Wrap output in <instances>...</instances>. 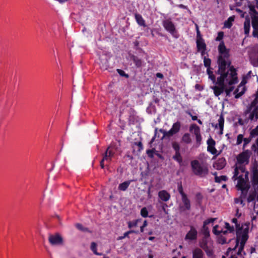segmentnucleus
<instances>
[{"label": "nucleus", "mask_w": 258, "mask_h": 258, "mask_svg": "<svg viewBox=\"0 0 258 258\" xmlns=\"http://www.w3.org/2000/svg\"><path fill=\"white\" fill-rule=\"evenodd\" d=\"M229 58H223L221 56H218L217 64L218 70L217 73H228L230 78L228 82L229 85L236 84L238 82V78L236 70L231 65V61Z\"/></svg>", "instance_id": "nucleus-1"}, {"label": "nucleus", "mask_w": 258, "mask_h": 258, "mask_svg": "<svg viewBox=\"0 0 258 258\" xmlns=\"http://www.w3.org/2000/svg\"><path fill=\"white\" fill-rule=\"evenodd\" d=\"M191 167L193 173L197 176L205 177L208 175L209 169L207 165H202L200 162L195 160L191 162Z\"/></svg>", "instance_id": "nucleus-2"}, {"label": "nucleus", "mask_w": 258, "mask_h": 258, "mask_svg": "<svg viewBox=\"0 0 258 258\" xmlns=\"http://www.w3.org/2000/svg\"><path fill=\"white\" fill-rule=\"evenodd\" d=\"M246 113H250L249 119L256 121L258 119V89L256 93V97L247 107Z\"/></svg>", "instance_id": "nucleus-3"}, {"label": "nucleus", "mask_w": 258, "mask_h": 258, "mask_svg": "<svg viewBox=\"0 0 258 258\" xmlns=\"http://www.w3.org/2000/svg\"><path fill=\"white\" fill-rule=\"evenodd\" d=\"M247 230V235H248L249 232V223H245L241 225L240 224L237 223L235 225V230L236 234V244L235 247L232 249V250H234L238 246L239 243L240 238L242 237V235L244 233L245 230Z\"/></svg>", "instance_id": "nucleus-4"}, {"label": "nucleus", "mask_w": 258, "mask_h": 258, "mask_svg": "<svg viewBox=\"0 0 258 258\" xmlns=\"http://www.w3.org/2000/svg\"><path fill=\"white\" fill-rule=\"evenodd\" d=\"M237 179L238 180L236 185L237 189L240 190L242 194L246 195L249 188V186L246 184V180L248 179H246L245 177H243V175H239Z\"/></svg>", "instance_id": "nucleus-5"}, {"label": "nucleus", "mask_w": 258, "mask_h": 258, "mask_svg": "<svg viewBox=\"0 0 258 258\" xmlns=\"http://www.w3.org/2000/svg\"><path fill=\"white\" fill-rule=\"evenodd\" d=\"M181 128V123L180 121H177L174 123L172 126L171 129L168 131L162 130L160 131L163 133L164 137H170L173 136L174 135L178 133Z\"/></svg>", "instance_id": "nucleus-6"}, {"label": "nucleus", "mask_w": 258, "mask_h": 258, "mask_svg": "<svg viewBox=\"0 0 258 258\" xmlns=\"http://www.w3.org/2000/svg\"><path fill=\"white\" fill-rule=\"evenodd\" d=\"M250 152L249 150H245L237 157V161L239 164H242L244 163L248 164L249 162V159L250 157Z\"/></svg>", "instance_id": "nucleus-7"}, {"label": "nucleus", "mask_w": 258, "mask_h": 258, "mask_svg": "<svg viewBox=\"0 0 258 258\" xmlns=\"http://www.w3.org/2000/svg\"><path fill=\"white\" fill-rule=\"evenodd\" d=\"M163 26L165 29L171 33L173 36L177 38V36L175 35L176 33V29L174 24L169 20H166L163 21Z\"/></svg>", "instance_id": "nucleus-8"}, {"label": "nucleus", "mask_w": 258, "mask_h": 258, "mask_svg": "<svg viewBox=\"0 0 258 258\" xmlns=\"http://www.w3.org/2000/svg\"><path fill=\"white\" fill-rule=\"evenodd\" d=\"M218 50L219 53V56H221L223 58H229V50L226 48L223 41L220 42Z\"/></svg>", "instance_id": "nucleus-9"}, {"label": "nucleus", "mask_w": 258, "mask_h": 258, "mask_svg": "<svg viewBox=\"0 0 258 258\" xmlns=\"http://www.w3.org/2000/svg\"><path fill=\"white\" fill-rule=\"evenodd\" d=\"M198 237V231L196 228L192 225L190 226V230L186 233L184 239L185 240H195Z\"/></svg>", "instance_id": "nucleus-10"}, {"label": "nucleus", "mask_w": 258, "mask_h": 258, "mask_svg": "<svg viewBox=\"0 0 258 258\" xmlns=\"http://www.w3.org/2000/svg\"><path fill=\"white\" fill-rule=\"evenodd\" d=\"M194 131V134L196 136L197 143L199 145L201 144L202 137L200 133V128L196 124H192L189 127V131Z\"/></svg>", "instance_id": "nucleus-11"}, {"label": "nucleus", "mask_w": 258, "mask_h": 258, "mask_svg": "<svg viewBox=\"0 0 258 258\" xmlns=\"http://www.w3.org/2000/svg\"><path fill=\"white\" fill-rule=\"evenodd\" d=\"M48 241L51 245H59L61 244L63 239L61 236L58 234L50 235L48 237Z\"/></svg>", "instance_id": "nucleus-12"}, {"label": "nucleus", "mask_w": 258, "mask_h": 258, "mask_svg": "<svg viewBox=\"0 0 258 258\" xmlns=\"http://www.w3.org/2000/svg\"><path fill=\"white\" fill-rule=\"evenodd\" d=\"M248 237L249 236L247 235V230L246 229L242 235V237L240 238V246L237 252L238 254H240L241 252L243 250L245 244L248 240Z\"/></svg>", "instance_id": "nucleus-13"}, {"label": "nucleus", "mask_w": 258, "mask_h": 258, "mask_svg": "<svg viewBox=\"0 0 258 258\" xmlns=\"http://www.w3.org/2000/svg\"><path fill=\"white\" fill-rule=\"evenodd\" d=\"M181 201L183 205L179 206L180 210L182 211L190 210L191 209L190 201L188 198L187 196L185 195L184 196L181 197Z\"/></svg>", "instance_id": "nucleus-14"}, {"label": "nucleus", "mask_w": 258, "mask_h": 258, "mask_svg": "<svg viewBox=\"0 0 258 258\" xmlns=\"http://www.w3.org/2000/svg\"><path fill=\"white\" fill-rule=\"evenodd\" d=\"M208 147L207 151L213 155H217V150L215 148L216 142L211 137L207 142Z\"/></svg>", "instance_id": "nucleus-15"}, {"label": "nucleus", "mask_w": 258, "mask_h": 258, "mask_svg": "<svg viewBox=\"0 0 258 258\" xmlns=\"http://www.w3.org/2000/svg\"><path fill=\"white\" fill-rule=\"evenodd\" d=\"M215 219V218H210L204 222L201 231L205 237H208L210 236V231L208 227L207 226V225L214 222Z\"/></svg>", "instance_id": "nucleus-16"}, {"label": "nucleus", "mask_w": 258, "mask_h": 258, "mask_svg": "<svg viewBox=\"0 0 258 258\" xmlns=\"http://www.w3.org/2000/svg\"><path fill=\"white\" fill-rule=\"evenodd\" d=\"M217 74L220 75V76L217 78L216 84L220 86H223L225 87V85L224 84L225 81H228L229 79V80L230 79L229 77V78H227L229 74H228V73Z\"/></svg>", "instance_id": "nucleus-17"}, {"label": "nucleus", "mask_w": 258, "mask_h": 258, "mask_svg": "<svg viewBox=\"0 0 258 258\" xmlns=\"http://www.w3.org/2000/svg\"><path fill=\"white\" fill-rule=\"evenodd\" d=\"M114 152L111 149L110 147H108L105 153L103 155V158L105 159V161L107 162H110L112 158L114 156Z\"/></svg>", "instance_id": "nucleus-18"}, {"label": "nucleus", "mask_w": 258, "mask_h": 258, "mask_svg": "<svg viewBox=\"0 0 258 258\" xmlns=\"http://www.w3.org/2000/svg\"><path fill=\"white\" fill-rule=\"evenodd\" d=\"M200 246L205 251L208 256H211L213 254V250L208 245L207 241L204 240L200 243Z\"/></svg>", "instance_id": "nucleus-19"}, {"label": "nucleus", "mask_w": 258, "mask_h": 258, "mask_svg": "<svg viewBox=\"0 0 258 258\" xmlns=\"http://www.w3.org/2000/svg\"><path fill=\"white\" fill-rule=\"evenodd\" d=\"M251 182L253 186L258 185V168L257 166H254L252 168Z\"/></svg>", "instance_id": "nucleus-20"}, {"label": "nucleus", "mask_w": 258, "mask_h": 258, "mask_svg": "<svg viewBox=\"0 0 258 258\" xmlns=\"http://www.w3.org/2000/svg\"><path fill=\"white\" fill-rule=\"evenodd\" d=\"M226 165V161L224 158H219L214 164V167L217 170H221L223 169Z\"/></svg>", "instance_id": "nucleus-21"}, {"label": "nucleus", "mask_w": 258, "mask_h": 258, "mask_svg": "<svg viewBox=\"0 0 258 258\" xmlns=\"http://www.w3.org/2000/svg\"><path fill=\"white\" fill-rule=\"evenodd\" d=\"M158 197L163 202H167L170 199V195L165 190H162L158 192Z\"/></svg>", "instance_id": "nucleus-22"}, {"label": "nucleus", "mask_w": 258, "mask_h": 258, "mask_svg": "<svg viewBox=\"0 0 258 258\" xmlns=\"http://www.w3.org/2000/svg\"><path fill=\"white\" fill-rule=\"evenodd\" d=\"M246 88L245 87L239 88L238 86L237 88L234 90L233 94L235 95V98L238 99L242 96L245 92Z\"/></svg>", "instance_id": "nucleus-23"}, {"label": "nucleus", "mask_w": 258, "mask_h": 258, "mask_svg": "<svg viewBox=\"0 0 258 258\" xmlns=\"http://www.w3.org/2000/svg\"><path fill=\"white\" fill-rule=\"evenodd\" d=\"M204 252L200 248H196L192 251V258H203Z\"/></svg>", "instance_id": "nucleus-24"}, {"label": "nucleus", "mask_w": 258, "mask_h": 258, "mask_svg": "<svg viewBox=\"0 0 258 258\" xmlns=\"http://www.w3.org/2000/svg\"><path fill=\"white\" fill-rule=\"evenodd\" d=\"M196 44L197 51L207 48V45L204 39H201L200 40H196Z\"/></svg>", "instance_id": "nucleus-25"}, {"label": "nucleus", "mask_w": 258, "mask_h": 258, "mask_svg": "<svg viewBox=\"0 0 258 258\" xmlns=\"http://www.w3.org/2000/svg\"><path fill=\"white\" fill-rule=\"evenodd\" d=\"M135 18L138 25L143 27L146 26L145 21L141 14L138 13L135 14Z\"/></svg>", "instance_id": "nucleus-26"}, {"label": "nucleus", "mask_w": 258, "mask_h": 258, "mask_svg": "<svg viewBox=\"0 0 258 258\" xmlns=\"http://www.w3.org/2000/svg\"><path fill=\"white\" fill-rule=\"evenodd\" d=\"M225 87L223 86H215L212 87V89L214 91V93L216 96H219L224 91Z\"/></svg>", "instance_id": "nucleus-27"}, {"label": "nucleus", "mask_w": 258, "mask_h": 258, "mask_svg": "<svg viewBox=\"0 0 258 258\" xmlns=\"http://www.w3.org/2000/svg\"><path fill=\"white\" fill-rule=\"evenodd\" d=\"M131 58L137 68H140L142 66V60L138 56L132 55L131 56Z\"/></svg>", "instance_id": "nucleus-28"}, {"label": "nucleus", "mask_w": 258, "mask_h": 258, "mask_svg": "<svg viewBox=\"0 0 258 258\" xmlns=\"http://www.w3.org/2000/svg\"><path fill=\"white\" fill-rule=\"evenodd\" d=\"M132 181L133 180H127L119 184L118 187V189L121 191L126 190Z\"/></svg>", "instance_id": "nucleus-29"}, {"label": "nucleus", "mask_w": 258, "mask_h": 258, "mask_svg": "<svg viewBox=\"0 0 258 258\" xmlns=\"http://www.w3.org/2000/svg\"><path fill=\"white\" fill-rule=\"evenodd\" d=\"M172 159L177 162L180 165L182 164V157L181 156L180 152H175L174 155L172 157Z\"/></svg>", "instance_id": "nucleus-30"}, {"label": "nucleus", "mask_w": 258, "mask_h": 258, "mask_svg": "<svg viewBox=\"0 0 258 258\" xmlns=\"http://www.w3.org/2000/svg\"><path fill=\"white\" fill-rule=\"evenodd\" d=\"M250 28V22L249 19H246L244 23V31L245 35H248Z\"/></svg>", "instance_id": "nucleus-31"}, {"label": "nucleus", "mask_w": 258, "mask_h": 258, "mask_svg": "<svg viewBox=\"0 0 258 258\" xmlns=\"http://www.w3.org/2000/svg\"><path fill=\"white\" fill-rule=\"evenodd\" d=\"M181 142L186 144H190L191 143V139L190 134L189 133H185L182 137Z\"/></svg>", "instance_id": "nucleus-32"}, {"label": "nucleus", "mask_w": 258, "mask_h": 258, "mask_svg": "<svg viewBox=\"0 0 258 258\" xmlns=\"http://www.w3.org/2000/svg\"><path fill=\"white\" fill-rule=\"evenodd\" d=\"M236 167L238 168V170L241 173H244V177L246 179H248L249 174L248 171L246 170L245 167L244 165L240 164L239 165H236Z\"/></svg>", "instance_id": "nucleus-33"}, {"label": "nucleus", "mask_w": 258, "mask_h": 258, "mask_svg": "<svg viewBox=\"0 0 258 258\" xmlns=\"http://www.w3.org/2000/svg\"><path fill=\"white\" fill-rule=\"evenodd\" d=\"M129 113V117H128V120L129 121H134L135 119L136 116V111L133 108H130L128 110Z\"/></svg>", "instance_id": "nucleus-34"}, {"label": "nucleus", "mask_w": 258, "mask_h": 258, "mask_svg": "<svg viewBox=\"0 0 258 258\" xmlns=\"http://www.w3.org/2000/svg\"><path fill=\"white\" fill-rule=\"evenodd\" d=\"M224 118L222 115H221L218 119L219 126L220 129V134H223V130L224 127Z\"/></svg>", "instance_id": "nucleus-35"}, {"label": "nucleus", "mask_w": 258, "mask_h": 258, "mask_svg": "<svg viewBox=\"0 0 258 258\" xmlns=\"http://www.w3.org/2000/svg\"><path fill=\"white\" fill-rule=\"evenodd\" d=\"M234 21V16H231L228 18L227 21L224 23V26L226 28H230L232 25V22Z\"/></svg>", "instance_id": "nucleus-36"}, {"label": "nucleus", "mask_w": 258, "mask_h": 258, "mask_svg": "<svg viewBox=\"0 0 258 258\" xmlns=\"http://www.w3.org/2000/svg\"><path fill=\"white\" fill-rule=\"evenodd\" d=\"M204 65L207 68V69H211L210 66L211 64V59L209 58H207L206 56L203 57Z\"/></svg>", "instance_id": "nucleus-37"}, {"label": "nucleus", "mask_w": 258, "mask_h": 258, "mask_svg": "<svg viewBox=\"0 0 258 258\" xmlns=\"http://www.w3.org/2000/svg\"><path fill=\"white\" fill-rule=\"evenodd\" d=\"M247 6L249 9V11L250 12L254 14H257V12L256 11L255 9V4H252L250 3V1H247Z\"/></svg>", "instance_id": "nucleus-38"}, {"label": "nucleus", "mask_w": 258, "mask_h": 258, "mask_svg": "<svg viewBox=\"0 0 258 258\" xmlns=\"http://www.w3.org/2000/svg\"><path fill=\"white\" fill-rule=\"evenodd\" d=\"M172 147L175 152H180V147L179 143L177 142H173L172 143Z\"/></svg>", "instance_id": "nucleus-39"}, {"label": "nucleus", "mask_w": 258, "mask_h": 258, "mask_svg": "<svg viewBox=\"0 0 258 258\" xmlns=\"http://www.w3.org/2000/svg\"><path fill=\"white\" fill-rule=\"evenodd\" d=\"M141 219H137L133 221H129L127 223L128 227L129 228H132V227H135L138 226V222L141 221Z\"/></svg>", "instance_id": "nucleus-40"}, {"label": "nucleus", "mask_w": 258, "mask_h": 258, "mask_svg": "<svg viewBox=\"0 0 258 258\" xmlns=\"http://www.w3.org/2000/svg\"><path fill=\"white\" fill-rule=\"evenodd\" d=\"M228 178L225 175H221L220 176H216L215 177V181L217 183H220L221 181H226Z\"/></svg>", "instance_id": "nucleus-41"}, {"label": "nucleus", "mask_w": 258, "mask_h": 258, "mask_svg": "<svg viewBox=\"0 0 258 258\" xmlns=\"http://www.w3.org/2000/svg\"><path fill=\"white\" fill-rule=\"evenodd\" d=\"M91 249L93 253L97 255H100L101 253H99L97 251V244L95 242H92L91 244Z\"/></svg>", "instance_id": "nucleus-42"}, {"label": "nucleus", "mask_w": 258, "mask_h": 258, "mask_svg": "<svg viewBox=\"0 0 258 258\" xmlns=\"http://www.w3.org/2000/svg\"><path fill=\"white\" fill-rule=\"evenodd\" d=\"M177 190L180 195H181V197L184 196L185 195H187L183 191V189L182 187L181 182H178L177 184Z\"/></svg>", "instance_id": "nucleus-43"}, {"label": "nucleus", "mask_w": 258, "mask_h": 258, "mask_svg": "<svg viewBox=\"0 0 258 258\" xmlns=\"http://www.w3.org/2000/svg\"><path fill=\"white\" fill-rule=\"evenodd\" d=\"M251 24L253 29H258V17H254L252 18Z\"/></svg>", "instance_id": "nucleus-44"}, {"label": "nucleus", "mask_w": 258, "mask_h": 258, "mask_svg": "<svg viewBox=\"0 0 258 258\" xmlns=\"http://www.w3.org/2000/svg\"><path fill=\"white\" fill-rule=\"evenodd\" d=\"M256 193L255 191L252 193H250L247 198V202L248 203H250V202L254 201L256 198Z\"/></svg>", "instance_id": "nucleus-45"}, {"label": "nucleus", "mask_w": 258, "mask_h": 258, "mask_svg": "<svg viewBox=\"0 0 258 258\" xmlns=\"http://www.w3.org/2000/svg\"><path fill=\"white\" fill-rule=\"evenodd\" d=\"M76 227L80 231L83 232H90L89 229L87 227H84L82 224L80 223H77L76 224Z\"/></svg>", "instance_id": "nucleus-46"}, {"label": "nucleus", "mask_w": 258, "mask_h": 258, "mask_svg": "<svg viewBox=\"0 0 258 258\" xmlns=\"http://www.w3.org/2000/svg\"><path fill=\"white\" fill-rule=\"evenodd\" d=\"M218 236V242L222 244H225L227 242L226 237L222 234H220Z\"/></svg>", "instance_id": "nucleus-47"}, {"label": "nucleus", "mask_w": 258, "mask_h": 258, "mask_svg": "<svg viewBox=\"0 0 258 258\" xmlns=\"http://www.w3.org/2000/svg\"><path fill=\"white\" fill-rule=\"evenodd\" d=\"M211 69H207V72L208 75H209V78L213 82H215L216 77L213 74V72L211 71Z\"/></svg>", "instance_id": "nucleus-48"}, {"label": "nucleus", "mask_w": 258, "mask_h": 258, "mask_svg": "<svg viewBox=\"0 0 258 258\" xmlns=\"http://www.w3.org/2000/svg\"><path fill=\"white\" fill-rule=\"evenodd\" d=\"M219 228V225H216L214 226L213 229V233L216 235H219L221 234V232H222V229L218 230Z\"/></svg>", "instance_id": "nucleus-49"}, {"label": "nucleus", "mask_w": 258, "mask_h": 258, "mask_svg": "<svg viewBox=\"0 0 258 258\" xmlns=\"http://www.w3.org/2000/svg\"><path fill=\"white\" fill-rule=\"evenodd\" d=\"M225 227L227 229V230L229 232V233H234L235 231L234 227L231 226L230 224L227 222H225Z\"/></svg>", "instance_id": "nucleus-50"}, {"label": "nucleus", "mask_w": 258, "mask_h": 258, "mask_svg": "<svg viewBox=\"0 0 258 258\" xmlns=\"http://www.w3.org/2000/svg\"><path fill=\"white\" fill-rule=\"evenodd\" d=\"M116 71L118 74L121 77H124L125 78H128L129 77V75L127 74H126L125 72L122 70L117 69Z\"/></svg>", "instance_id": "nucleus-51"}, {"label": "nucleus", "mask_w": 258, "mask_h": 258, "mask_svg": "<svg viewBox=\"0 0 258 258\" xmlns=\"http://www.w3.org/2000/svg\"><path fill=\"white\" fill-rule=\"evenodd\" d=\"M141 215L144 217H147L148 216V211L146 207L143 208L141 210Z\"/></svg>", "instance_id": "nucleus-52"}, {"label": "nucleus", "mask_w": 258, "mask_h": 258, "mask_svg": "<svg viewBox=\"0 0 258 258\" xmlns=\"http://www.w3.org/2000/svg\"><path fill=\"white\" fill-rule=\"evenodd\" d=\"M244 139L243 135L239 134L237 137L236 145H239L241 144Z\"/></svg>", "instance_id": "nucleus-53"}, {"label": "nucleus", "mask_w": 258, "mask_h": 258, "mask_svg": "<svg viewBox=\"0 0 258 258\" xmlns=\"http://www.w3.org/2000/svg\"><path fill=\"white\" fill-rule=\"evenodd\" d=\"M224 37V32L223 31H220L218 33V36L215 39V40L217 41H223L222 39Z\"/></svg>", "instance_id": "nucleus-54"}, {"label": "nucleus", "mask_w": 258, "mask_h": 258, "mask_svg": "<svg viewBox=\"0 0 258 258\" xmlns=\"http://www.w3.org/2000/svg\"><path fill=\"white\" fill-rule=\"evenodd\" d=\"M155 149H149L146 151V153L148 155V157L150 158H153L154 157V154L155 152Z\"/></svg>", "instance_id": "nucleus-55"}, {"label": "nucleus", "mask_w": 258, "mask_h": 258, "mask_svg": "<svg viewBox=\"0 0 258 258\" xmlns=\"http://www.w3.org/2000/svg\"><path fill=\"white\" fill-rule=\"evenodd\" d=\"M239 173V171L238 170V168L235 166L234 169V175L232 177V179L233 180H237V178L238 177V174Z\"/></svg>", "instance_id": "nucleus-56"}, {"label": "nucleus", "mask_w": 258, "mask_h": 258, "mask_svg": "<svg viewBox=\"0 0 258 258\" xmlns=\"http://www.w3.org/2000/svg\"><path fill=\"white\" fill-rule=\"evenodd\" d=\"M251 140L252 139H251L249 137L248 138L244 139L243 145V149L245 148L246 146L251 142Z\"/></svg>", "instance_id": "nucleus-57"}, {"label": "nucleus", "mask_w": 258, "mask_h": 258, "mask_svg": "<svg viewBox=\"0 0 258 258\" xmlns=\"http://www.w3.org/2000/svg\"><path fill=\"white\" fill-rule=\"evenodd\" d=\"M234 87L233 86H231L229 88L225 89L224 91L225 92L226 96H230L231 92L233 90Z\"/></svg>", "instance_id": "nucleus-58"}, {"label": "nucleus", "mask_w": 258, "mask_h": 258, "mask_svg": "<svg viewBox=\"0 0 258 258\" xmlns=\"http://www.w3.org/2000/svg\"><path fill=\"white\" fill-rule=\"evenodd\" d=\"M196 198H197V201L199 205H201L202 203V199H203V197H202V195L200 193L197 194Z\"/></svg>", "instance_id": "nucleus-59"}, {"label": "nucleus", "mask_w": 258, "mask_h": 258, "mask_svg": "<svg viewBox=\"0 0 258 258\" xmlns=\"http://www.w3.org/2000/svg\"><path fill=\"white\" fill-rule=\"evenodd\" d=\"M134 145L137 146L139 148L138 151L139 152L141 151L143 149V146L142 142L140 141L138 142H135Z\"/></svg>", "instance_id": "nucleus-60"}, {"label": "nucleus", "mask_w": 258, "mask_h": 258, "mask_svg": "<svg viewBox=\"0 0 258 258\" xmlns=\"http://www.w3.org/2000/svg\"><path fill=\"white\" fill-rule=\"evenodd\" d=\"M100 68L102 70H106L108 68V62L105 61L104 63H102V64H100Z\"/></svg>", "instance_id": "nucleus-61"}, {"label": "nucleus", "mask_w": 258, "mask_h": 258, "mask_svg": "<svg viewBox=\"0 0 258 258\" xmlns=\"http://www.w3.org/2000/svg\"><path fill=\"white\" fill-rule=\"evenodd\" d=\"M203 39V38H202V36L201 34L200 31L197 26V39L196 40H200V39Z\"/></svg>", "instance_id": "nucleus-62"}, {"label": "nucleus", "mask_w": 258, "mask_h": 258, "mask_svg": "<svg viewBox=\"0 0 258 258\" xmlns=\"http://www.w3.org/2000/svg\"><path fill=\"white\" fill-rule=\"evenodd\" d=\"M148 225L147 221L145 220L144 221L143 224L142 226L140 227V231L141 232H143L144 231V228L146 227Z\"/></svg>", "instance_id": "nucleus-63"}, {"label": "nucleus", "mask_w": 258, "mask_h": 258, "mask_svg": "<svg viewBox=\"0 0 258 258\" xmlns=\"http://www.w3.org/2000/svg\"><path fill=\"white\" fill-rule=\"evenodd\" d=\"M252 35L254 37H258V29H253Z\"/></svg>", "instance_id": "nucleus-64"}]
</instances>
